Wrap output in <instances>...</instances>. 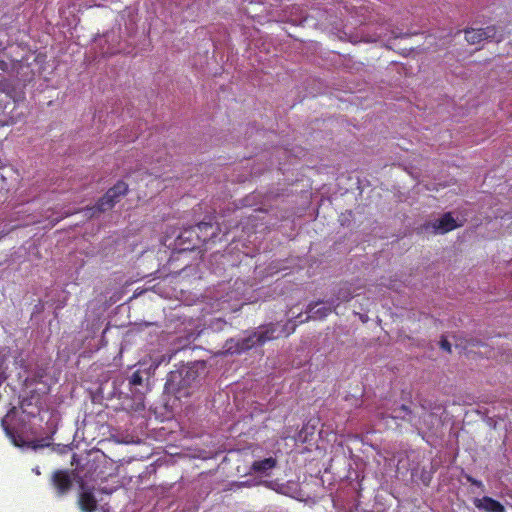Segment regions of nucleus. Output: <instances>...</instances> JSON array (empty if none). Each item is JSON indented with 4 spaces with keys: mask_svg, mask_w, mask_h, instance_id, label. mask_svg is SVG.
Here are the masks:
<instances>
[{
    "mask_svg": "<svg viewBox=\"0 0 512 512\" xmlns=\"http://www.w3.org/2000/svg\"><path fill=\"white\" fill-rule=\"evenodd\" d=\"M22 98L21 92L17 91L15 87L12 92H8L0 98V120L3 127L13 125L21 118V113L16 110L17 104Z\"/></svg>",
    "mask_w": 512,
    "mask_h": 512,
    "instance_id": "1",
    "label": "nucleus"
},
{
    "mask_svg": "<svg viewBox=\"0 0 512 512\" xmlns=\"http://www.w3.org/2000/svg\"><path fill=\"white\" fill-rule=\"evenodd\" d=\"M296 330V323L287 321L285 323H269L262 325L258 328L257 333L260 337V343H267L268 341L277 340L281 337H287L294 333Z\"/></svg>",
    "mask_w": 512,
    "mask_h": 512,
    "instance_id": "2",
    "label": "nucleus"
},
{
    "mask_svg": "<svg viewBox=\"0 0 512 512\" xmlns=\"http://www.w3.org/2000/svg\"><path fill=\"white\" fill-rule=\"evenodd\" d=\"M128 192L127 184L120 180L113 187H110L106 194L98 200L95 207L90 210H96L99 213H104L110 210L118 203L120 196L126 195Z\"/></svg>",
    "mask_w": 512,
    "mask_h": 512,
    "instance_id": "3",
    "label": "nucleus"
},
{
    "mask_svg": "<svg viewBox=\"0 0 512 512\" xmlns=\"http://www.w3.org/2000/svg\"><path fill=\"white\" fill-rule=\"evenodd\" d=\"M66 469H57L51 475V485L56 489L59 497L70 492L72 488V479L76 478Z\"/></svg>",
    "mask_w": 512,
    "mask_h": 512,
    "instance_id": "4",
    "label": "nucleus"
},
{
    "mask_svg": "<svg viewBox=\"0 0 512 512\" xmlns=\"http://www.w3.org/2000/svg\"><path fill=\"white\" fill-rule=\"evenodd\" d=\"M77 505L81 512H96L98 500L92 487L82 486L77 497Z\"/></svg>",
    "mask_w": 512,
    "mask_h": 512,
    "instance_id": "5",
    "label": "nucleus"
},
{
    "mask_svg": "<svg viewBox=\"0 0 512 512\" xmlns=\"http://www.w3.org/2000/svg\"><path fill=\"white\" fill-rule=\"evenodd\" d=\"M97 468V463L89 459L85 464H77V468L72 471V475L78 478L79 487L86 486L87 481L95 480Z\"/></svg>",
    "mask_w": 512,
    "mask_h": 512,
    "instance_id": "6",
    "label": "nucleus"
},
{
    "mask_svg": "<svg viewBox=\"0 0 512 512\" xmlns=\"http://www.w3.org/2000/svg\"><path fill=\"white\" fill-rule=\"evenodd\" d=\"M9 417H10V413L3 416L2 420H1V425L5 432V435H7L11 439L12 443L15 446H18V447L28 446V447H31L33 450H37V449L42 448L47 445V444L41 443V441L24 442L22 440L21 436L16 435L14 430L7 423V420L9 419Z\"/></svg>",
    "mask_w": 512,
    "mask_h": 512,
    "instance_id": "7",
    "label": "nucleus"
},
{
    "mask_svg": "<svg viewBox=\"0 0 512 512\" xmlns=\"http://www.w3.org/2000/svg\"><path fill=\"white\" fill-rule=\"evenodd\" d=\"M496 33V27L492 25L486 28H471L464 31V38H466V41L470 44H478L486 39H495Z\"/></svg>",
    "mask_w": 512,
    "mask_h": 512,
    "instance_id": "8",
    "label": "nucleus"
},
{
    "mask_svg": "<svg viewBox=\"0 0 512 512\" xmlns=\"http://www.w3.org/2000/svg\"><path fill=\"white\" fill-rule=\"evenodd\" d=\"M377 417L381 418L382 420H385L387 418H392L393 420H402L405 422L410 423L411 425L414 424V416L413 412L410 407L402 404L400 406H395L391 409V413H385L382 411L377 412Z\"/></svg>",
    "mask_w": 512,
    "mask_h": 512,
    "instance_id": "9",
    "label": "nucleus"
},
{
    "mask_svg": "<svg viewBox=\"0 0 512 512\" xmlns=\"http://www.w3.org/2000/svg\"><path fill=\"white\" fill-rule=\"evenodd\" d=\"M192 234L195 233L196 237L203 242L206 243V241L210 239H214L217 235L216 229L213 228V225L211 222H205L202 221L198 223L196 226H194L191 230H186L184 234Z\"/></svg>",
    "mask_w": 512,
    "mask_h": 512,
    "instance_id": "10",
    "label": "nucleus"
},
{
    "mask_svg": "<svg viewBox=\"0 0 512 512\" xmlns=\"http://www.w3.org/2000/svg\"><path fill=\"white\" fill-rule=\"evenodd\" d=\"M260 337L257 331H253L246 337H243L236 341V346H229V350L233 349V352L242 353L249 349H252L257 346H262L263 343H260Z\"/></svg>",
    "mask_w": 512,
    "mask_h": 512,
    "instance_id": "11",
    "label": "nucleus"
},
{
    "mask_svg": "<svg viewBox=\"0 0 512 512\" xmlns=\"http://www.w3.org/2000/svg\"><path fill=\"white\" fill-rule=\"evenodd\" d=\"M473 505L484 512H506L503 504L489 496L473 499Z\"/></svg>",
    "mask_w": 512,
    "mask_h": 512,
    "instance_id": "12",
    "label": "nucleus"
},
{
    "mask_svg": "<svg viewBox=\"0 0 512 512\" xmlns=\"http://www.w3.org/2000/svg\"><path fill=\"white\" fill-rule=\"evenodd\" d=\"M457 228L458 224L452 217L451 212H446L439 220L434 221L432 224L433 231L442 234Z\"/></svg>",
    "mask_w": 512,
    "mask_h": 512,
    "instance_id": "13",
    "label": "nucleus"
},
{
    "mask_svg": "<svg viewBox=\"0 0 512 512\" xmlns=\"http://www.w3.org/2000/svg\"><path fill=\"white\" fill-rule=\"evenodd\" d=\"M277 466V459L269 457V458H263L260 460H256L251 465V471L253 473L261 474V475H267L268 471L271 469L276 468Z\"/></svg>",
    "mask_w": 512,
    "mask_h": 512,
    "instance_id": "14",
    "label": "nucleus"
},
{
    "mask_svg": "<svg viewBox=\"0 0 512 512\" xmlns=\"http://www.w3.org/2000/svg\"><path fill=\"white\" fill-rule=\"evenodd\" d=\"M20 59L13 58L12 54L6 48L0 50V70L3 72L13 71L19 66Z\"/></svg>",
    "mask_w": 512,
    "mask_h": 512,
    "instance_id": "15",
    "label": "nucleus"
},
{
    "mask_svg": "<svg viewBox=\"0 0 512 512\" xmlns=\"http://www.w3.org/2000/svg\"><path fill=\"white\" fill-rule=\"evenodd\" d=\"M329 306H323V307H320V308H317L315 309V307L318 305V303H315V304H309L308 306V312L309 313H313V315H311V317L313 318H317V319H324L326 316H328L332 310H334L338 304H335V301H329L328 302ZM310 316L307 317V319H309Z\"/></svg>",
    "mask_w": 512,
    "mask_h": 512,
    "instance_id": "16",
    "label": "nucleus"
},
{
    "mask_svg": "<svg viewBox=\"0 0 512 512\" xmlns=\"http://www.w3.org/2000/svg\"><path fill=\"white\" fill-rule=\"evenodd\" d=\"M353 298V293L350 292V289L347 286H344L343 288H339L335 304H339V302H348Z\"/></svg>",
    "mask_w": 512,
    "mask_h": 512,
    "instance_id": "17",
    "label": "nucleus"
},
{
    "mask_svg": "<svg viewBox=\"0 0 512 512\" xmlns=\"http://www.w3.org/2000/svg\"><path fill=\"white\" fill-rule=\"evenodd\" d=\"M180 377H181V374L178 372H172V373L168 374V378L165 383V389L167 391H174L175 389L173 387V383L175 382V380L177 378H180Z\"/></svg>",
    "mask_w": 512,
    "mask_h": 512,
    "instance_id": "18",
    "label": "nucleus"
},
{
    "mask_svg": "<svg viewBox=\"0 0 512 512\" xmlns=\"http://www.w3.org/2000/svg\"><path fill=\"white\" fill-rule=\"evenodd\" d=\"M14 88V85L6 79L0 80V94H6L8 92H12V89Z\"/></svg>",
    "mask_w": 512,
    "mask_h": 512,
    "instance_id": "19",
    "label": "nucleus"
},
{
    "mask_svg": "<svg viewBox=\"0 0 512 512\" xmlns=\"http://www.w3.org/2000/svg\"><path fill=\"white\" fill-rule=\"evenodd\" d=\"M143 383V377L139 373V371H136L130 376L129 378V384L133 386H137Z\"/></svg>",
    "mask_w": 512,
    "mask_h": 512,
    "instance_id": "20",
    "label": "nucleus"
},
{
    "mask_svg": "<svg viewBox=\"0 0 512 512\" xmlns=\"http://www.w3.org/2000/svg\"><path fill=\"white\" fill-rule=\"evenodd\" d=\"M466 479L472 485H475V486H477V487H479L481 489L483 488V484H482V482L480 480H478V479H476V478H474L472 476H469V475L466 476Z\"/></svg>",
    "mask_w": 512,
    "mask_h": 512,
    "instance_id": "21",
    "label": "nucleus"
},
{
    "mask_svg": "<svg viewBox=\"0 0 512 512\" xmlns=\"http://www.w3.org/2000/svg\"><path fill=\"white\" fill-rule=\"evenodd\" d=\"M440 346L442 349L448 351V352H451V344L448 340L446 339H443L440 341Z\"/></svg>",
    "mask_w": 512,
    "mask_h": 512,
    "instance_id": "22",
    "label": "nucleus"
},
{
    "mask_svg": "<svg viewBox=\"0 0 512 512\" xmlns=\"http://www.w3.org/2000/svg\"><path fill=\"white\" fill-rule=\"evenodd\" d=\"M99 491H100L102 494L110 495V494H112V492H114V491H115V489H109V488H107V487H101V488L99 489Z\"/></svg>",
    "mask_w": 512,
    "mask_h": 512,
    "instance_id": "23",
    "label": "nucleus"
},
{
    "mask_svg": "<svg viewBox=\"0 0 512 512\" xmlns=\"http://www.w3.org/2000/svg\"><path fill=\"white\" fill-rule=\"evenodd\" d=\"M4 380H5L4 369H3L2 362L0 361V386L2 385Z\"/></svg>",
    "mask_w": 512,
    "mask_h": 512,
    "instance_id": "24",
    "label": "nucleus"
},
{
    "mask_svg": "<svg viewBox=\"0 0 512 512\" xmlns=\"http://www.w3.org/2000/svg\"><path fill=\"white\" fill-rule=\"evenodd\" d=\"M402 36H403V34L401 32L392 31L393 39H398V38H401Z\"/></svg>",
    "mask_w": 512,
    "mask_h": 512,
    "instance_id": "25",
    "label": "nucleus"
},
{
    "mask_svg": "<svg viewBox=\"0 0 512 512\" xmlns=\"http://www.w3.org/2000/svg\"><path fill=\"white\" fill-rule=\"evenodd\" d=\"M164 358H165V357L163 356L162 360H161V361H158V362L156 363V367H158V366L161 364V362L164 360Z\"/></svg>",
    "mask_w": 512,
    "mask_h": 512,
    "instance_id": "26",
    "label": "nucleus"
},
{
    "mask_svg": "<svg viewBox=\"0 0 512 512\" xmlns=\"http://www.w3.org/2000/svg\"><path fill=\"white\" fill-rule=\"evenodd\" d=\"M34 471H36V474H37V475H40V470H39V468L35 469Z\"/></svg>",
    "mask_w": 512,
    "mask_h": 512,
    "instance_id": "27",
    "label": "nucleus"
},
{
    "mask_svg": "<svg viewBox=\"0 0 512 512\" xmlns=\"http://www.w3.org/2000/svg\"><path fill=\"white\" fill-rule=\"evenodd\" d=\"M0 127H4V126L2 125V122H1V121H0Z\"/></svg>",
    "mask_w": 512,
    "mask_h": 512,
    "instance_id": "28",
    "label": "nucleus"
}]
</instances>
